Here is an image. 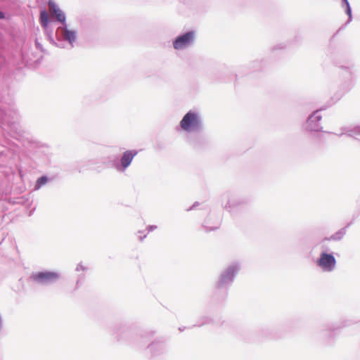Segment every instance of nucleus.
Listing matches in <instances>:
<instances>
[{
  "instance_id": "nucleus-31",
  "label": "nucleus",
  "mask_w": 360,
  "mask_h": 360,
  "mask_svg": "<svg viewBox=\"0 0 360 360\" xmlns=\"http://www.w3.org/2000/svg\"><path fill=\"white\" fill-rule=\"evenodd\" d=\"M23 202H24V200H23L22 198H20V201L13 202V203H18V204L23 203Z\"/></svg>"
},
{
  "instance_id": "nucleus-5",
  "label": "nucleus",
  "mask_w": 360,
  "mask_h": 360,
  "mask_svg": "<svg viewBox=\"0 0 360 360\" xmlns=\"http://www.w3.org/2000/svg\"><path fill=\"white\" fill-rule=\"evenodd\" d=\"M61 277L59 271L46 270L32 272L30 276V280L41 286H49L56 283Z\"/></svg>"
},
{
  "instance_id": "nucleus-34",
  "label": "nucleus",
  "mask_w": 360,
  "mask_h": 360,
  "mask_svg": "<svg viewBox=\"0 0 360 360\" xmlns=\"http://www.w3.org/2000/svg\"><path fill=\"white\" fill-rule=\"evenodd\" d=\"M342 68H345V69H347V70H348V69H349V68H348V67H342Z\"/></svg>"
},
{
  "instance_id": "nucleus-25",
  "label": "nucleus",
  "mask_w": 360,
  "mask_h": 360,
  "mask_svg": "<svg viewBox=\"0 0 360 360\" xmlns=\"http://www.w3.org/2000/svg\"><path fill=\"white\" fill-rule=\"evenodd\" d=\"M207 220L204 222V224H202V226L203 228L205 229V231L206 232H210V231H214V230H216L219 228V226H207Z\"/></svg>"
},
{
  "instance_id": "nucleus-15",
  "label": "nucleus",
  "mask_w": 360,
  "mask_h": 360,
  "mask_svg": "<svg viewBox=\"0 0 360 360\" xmlns=\"http://www.w3.org/2000/svg\"><path fill=\"white\" fill-rule=\"evenodd\" d=\"M87 269H88V268L86 266H84L82 262L77 264V265L75 268V271H77V272L82 271V272L79 273L77 275L76 283H75L76 289L79 288L83 285L84 280H85L84 272L86 271Z\"/></svg>"
},
{
  "instance_id": "nucleus-28",
  "label": "nucleus",
  "mask_w": 360,
  "mask_h": 360,
  "mask_svg": "<svg viewBox=\"0 0 360 360\" xmlns=\"http://www.w3.org/2000/svg\"><path fill=\"white\" fill-rule=\"evenodd\" d=\"M349 6H350V4H349L348 0H342V1H341V6L343 8H345V7H348Z\"/></svg>"
},
{
  "instance_id": "nucleus-9",
  "label": "nucleus",
  "mask_w": 360,
  "mask_h": 360,
  "mask_svg": "<svg viewBox=\"0 0 360 360\" xmlns=\"http://www.w3.org/2000/svg\"><path fill=\"white\" fill-rule=\"evenodd\" d=\"M337 261L333 253L321 252L316 265L324 272H332L336 267Z\"/></svg>"
},
{
  "instance_id": "nucleus-3",
  "label": "nucleus",
  "mask_w": 360,
  "mask_h": 360,
  "mask_svg": "<svg viewBox=\"0 0 360 360\" xmlns=\"http://www.w3.org/2000/svg\"><path fill=\"white\" fill-rule=\"evenodd\" d=\"M16 116L17 113L14 110H6L0 107V121L3 127H7L10 136L20 141L25 137V131L19 123L14 120Z\"/></svg>"
},
{
  "instance_id": "nucleus-20",
  "label": "nucleus",
  "mask_w": 360,
  "mask_h": 360,
  "mask_svg": "<svg viewBox=\"0 0 360 360\" xmlns=\"http://www.w3.org/2000/svg\"><path fill=\"white\" fill-rule=\"evenodd\" d=\"M49 181H50V179L46 175H43V176L39 177L36 181L34 189L35 191L40 189L43 186L46 184Z\"/></svg>"
},
{
  "instance_id": "nucleus-11",
  "label": "nucleus",
  "mask_w": 360,
  "mask_h": 360,
  "mask_svg": "<svg viewBox=\"0 0 360 360\" xmlns=\"http://www.w3.org/2000/svg\"><path fill=\"white\" fill-rule=\"evenodd\" d=\"M138 154V150H127L124 151L118 162H115L114 166L115 168L120 172H124L126 169L131 165V162L135 156Z\"/></svg>"
},
{
  "instance_id": "nucleus-16",
  "label": "nucleus",
  "mask_w": 360,
  "mask_h": 360,
  "mask_svg": "<svg viewBox=\"0 0 360 360\" xmlns=\"http://www.w3.org/2000/svg\"><path fill=\"white\" fill-rule=\"evenodd\" d=\"M153 335L154 332L153 331H146L141 333L134 339L135 344L139 347L144 346Z\"/></svg>"
},
{
  "instance_id": "nucleus-30",
  "label": "nucleus",
  "mask_w": 360,
  "mask_h": 360,
  "mask_svg": "<svg viewBox=\"0 0 360 360\" xmlns=\"http://www.w3.org/2000/svg\"><path fill=\"white\" fill-rule=\"evenodd\" d=\"M35 44H36L37 49L42 51V46L38 41H36Z\"/></svg>"
},
{
  "instance_id": "nucleus-33",
  "label": "nucleus",
  "mask_w": 360,
  "mask_h": 360,
  "mask_svg": "<svg viewBox=\"0 0 360 360\" xmlns=\"http://www.w3.org/2000/svg\"><path fill=\"white\" fill-rule=\"evenodd\" d=\"M185 329H186V327H185V326H182V327H179V330L180 332L184 331Z\"/></svg>"
},
{
  "instance_id": "nucleus-12",
  "label": "nucleus",
  "mask_w": 360,
  "mask_h": 360,
  "mask_svg": "<svg viewBox=\"0 0 360 360\" xmlns=\"http://www.w3.org/2000/svg\"><path fill=\"white\" fill-rule=\"evenodd\" d=\"M48 6L51 14L55 18L56 20L60 22L61 25L66 24V16L65 13L60 10L53 0H49L48 1Z\"/></svg>"
},
{
  "instance_id": "nucleus-13",
  "label": "nucleus",
  "mask_w": 360,
  "mask_h": 360,
  "mask_svg": "<svg viewBox=\"0 0 360 360\" xmlns=\"http://www.w3.org/2000/svg\"><path fill=\"white\" fill-rule=\"evenodd\" d=\"M150 354L153 356L161 355L167 351V347L165 341L155 340L148 345Z\"/></svg>"
},
{
  "instance_id": "nucleus-2",
  "label": "nucleus",
  "mask_w": 360,
  "mask_h": 360,
  "mask_svg": "<svg viewBox=\"0 0 360 360\" xmlns=\"http://www.w3.org/2000/svg\"><path fill=\"white\" fill-rule=\"evenodd\" d=\"M47 37L51 44L58 48L65 49L66 43L70 45V48H73L77 40V32L69 30L66 23L56 29L55 37L53 36L52 30L48 33Z\"/></svg>"
},
{
  "instance_id": "nucleus-17",
  "label": "nucleus",
  "mask_w": 360,
  "mask_h": 360,
  "mask_svg": "<svg viewBox=\"0 0 360 360\" xmlns=\"http://www.w3.org/2000/svg\"><path fill=\"white\" fill-rule=\"evenodd\" d=\"M214 319L212 316L210 315H204L200 316L195 324H194L192 327H202L206 325H214Z\"/></svg>"
},
{
  "instance_id": "nucleus-19",
  "label": "nucleus",
  "mask_w": 360,
  "mask_h": 360,
  "mask_svg": "<svg viewBox=\"0 0 360 360\" xmlns=\"http://www.w3.org/2000/svg\"><path fill=\"white\" fill-rule=\"evenodd\" d=\"M350 225V224H347L344 228L340 229L339 231L335 232L334 234L331 235L330 238H325L324 240H332L335 241H339L346 234L347 232V228Z\"/></svg>"
},
{
  "instance_id": "nucleus-6",
  "label": "nucleus",
  "mask_w": 360,
  "mask_h": 360,
  "mask_svg": "<svg viewBox=\"0 0 360 360\" xmlns=\"http://www.w3.org/2000/svg\"><path fill=\"white\" fill-rule=\"evenodd\" d=\"M246 202L245 199L238 197L233 192L227 191L221 195L222 206L229 212H233Z\"/></svg>"
},
{
  "instance_id": "nucleus-4",
  "label": "nucleus",
  "mask_w": 360,
  "mask_h": 360,
  "mask_svg": "<svg viewBox=\"0 0 360 360\" xmlns=\"http://www.w3.org/2000/svg\"><path fill=\"white\" fill-rule=\"evenodd\" d=\"M180 127L186 132H200L203 129V120L199 112L189 110L180 121Z\"/></svg>"
},
{
  "instance_id": "nucleus-8",
  "label": "nucleus",
  "mask_w": 360,
  "mask_h": 360,
  "mask_svg": "<svg viewBox=\"0 0 360 360\" xmlns=\"http://www.w3.org/2000/svg\"><path fill=\"white\" fill-rule=\"evenodd\" d=\"M111 334L118 341L125 340L131 338L132 327L125 322H120L113 326Z\"/></svg>"
},
{
  "instance_id": "nucleus-24",
  "label": "nucleus",
  "mask_w": 360,
  "mask_h": 360,
  "mask_svg": "<svg viewBox=\"0 0 360 360\" xmlns=\"http://www.w3.org/2000/svg\"><path fill=\"white\" fill-rule=\"evenodd\" d=\"M344 8H345V13L348 15L347 21L345 23V25H347L349 23H350L352 20V8L349 6L345 7Z\"/></svg>"
},
{
  "instance_id": "nucleus-29",
  "label": "nucleus",
  "mask_w": 360,
  "mask_h": 360,
  "mask_svg": "<svg viewBox=\"0 0 360 360\" xmlns=\"http://www.w3.org/2000/svg\"><path fill=\"white\" fill-rule=\"evenodd\" d=\"M199 205V202H195L193 203V205L188 209H187V211H190L193 209H194L195 207H197L198 205Z\"/></svg>"
},
{
  "instance_id": "nucleus-7",
  "label": "nucleus",
  "mask_w": 360,
  "mask_h": 360,
  "mask_svg": "<svg viewBox=\"0 0 360 360\" xmlns=\"http://www.w3.org/2000/svg\"><path fill=\"white\" fill-rule=\"evenodd\" d=\"M324 108H321L315 110L311 115H309L306 121L305 124L304 125V129L309 132H319L322 131V126L321 124V120L322 119V116L320 114V112L323 110Z\"/></svg>"
},
{
  "instance_id": "nucleus-26",
  "label": "nucleus",
  "mask_w": 360,
  "mask_h": 360,
  "mask_svg": "<svg viewBox=\"0 0 360 360\" xmlns=\"http://www.w3.org/2000/svg\"><path fill=\"white\" fill-rule=\"evenodd\" d=\"M144 231H139L137 232V234H140V236H139V239L140 241H143V239L147 236V233H144Z\"/></svg>"
},
{
  "instance_id": "nucleus-18",
  "label": "nucleus",
  "mask_w": 360,
  "mask_h": 360,
  "mask_svg": "<svg viewBox=\"0 0 360 360\" xmlns=\"http://www.w3.org/2000/svg\"><path fill=\"white\" fill-rule=\"evenodd\" d=\"M39 21L42 27L46 29L47 34L50 32L48 30V25L49 23V18L48 13L46 10H42L40 12Z\"/></svg>"
},
{
  "instance_id": "nucleus-23",
  "label": "nucleus",
  "mask_w": 360,
  "mask_h": 360,
  "mask_svg": "<svg viewBox=\"0 0 360 360\" xmlns=\"http://www.w3.org/2000/svg\"><path fill=\"white\" fill-rule=\"evenodd\" d=\"M345 134L347 136H353L354 135H360V125L355 126L353 128L349 129L346 131Z\"/></svg>"
},
{
  "instance_id": "nucleus-14",
  "label": "nucleus",
  "mask_w": 360,
  "mask_h": 360,
  "mask_svg": "<svg viewBox=\"0 0 360 360\" xmlns=\"http://www.w3.org/2000/svg\"><path fill=\"white\" fill-rule=\"evenodd\" d=\"M349 325V324L347 322L342 323L341 325L338 323H329L325 326L323 329H321V335L323 338H330L332 335V333H334L340 328L347 326Z\"/></svg>"
},
{
  "instance_id": "nucleus-1",
  "label": "nucleus",
  "mask_w": 360,
  "mask_h": 360,
  "mask_svg": "<svg viewBox=\"0 0 360 360\" xmlns=\"http://www.w3.org/2000/svg\"><path fill=\"white\" fill-rule=\"evenodd\" d=\"M240 269V264L238 262H233L224 268L219 274L214 288L216 292H221L224 297H226L229 288L232 285L237 274Z\"/></svg>"
},
{
  "instance_id": "nucleus-10",
  "label": "nucleus",
  "mask_w": 360,
  "mask_h": 360,
  "mask_svg": "<svg viewBox=\"0 0 360 360\" xmlns=\"http://www.w3.org/2000/svg\"><path fill=\"white\" fill-rule=\"evenodd\" d=\"M195 32L188 31L179 34L173 41V47L176 50H183L193 44Z\"/></svg>"
},
{
  "instance_id": "nucleus-22",
  "label": "nucleus",
  "mask_w": 360,
  "mask_h": 360,
  "mask_svg": "<svg viewBox=\"0 0 360 360\" xmlns=\"http://www.w3.org/2000/svg\"><path fill=\"white\" fill-rule=\"evenodd\" d=\"M250 72H253L255 71L262 70L263 64L262 60H254L249 64L248 66Z\"/></svg>"
},
{
  "instance_id": "nucleus-27",
  "label": "nucleus",
  "mask_w": 360,
  "mask_h": 360,
  "mask_svg": "<svg viewBox=\"0 0 360 360\" xmlns=\"http://www.w3.org/2000/svg\"><path fill=\"white\" fill-rule=\"evenodd\" d=\"M157 229V226L155 225H149L147 226L146 228V230H147V233L150 232V231H153L154 230H155Z\"/></svg>"
},
{
  "instance_id": "nucleus-32",
  "label": "nucleus",
  "mask_w": 360,
  "mask_h": 360,
  "mask_svg": "<svg viewBox=\"0 0 360 360\" xmlns=\"http://www.w3.org/2000/svg\"><path fill=\"white\" fill-rule=\"evenodd\" d=\"M4 13L2 11H0V19H4Z\"/></svg>"
},
{
  "instance_id": "nucleus-21",
  "label": "nucleus",
  "mask_w": 360,
  "mask_h": 360,
  "mask_svg": "<svg viewBox=\"0 0 360 360\" xmlns=\"http://www.w3.org/2000/svg\"><path fill=\"white\" fill-rule=\"evenodd\" d=\"M261 335L262 338H270V339L276 338V334L273 332V330L268 327L262 328Z\"/></svg>"
}]
</instances>
